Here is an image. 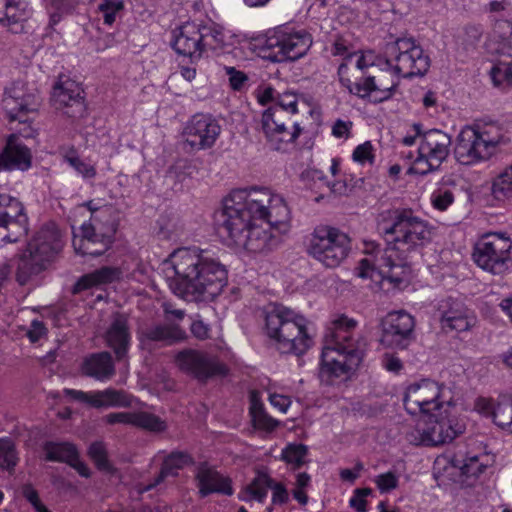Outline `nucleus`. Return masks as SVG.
Instances as JSON below:
<instances>
[{
    "instance_id": "nucleus-1",
    "label": "nucleus",
    "mask_w": 512,
    "mask_h": 512,
    "mask_svg": "<svg viewBox=\"0 0 512 512\" xmlns=\"http://www.w3.org/2000/svg\"><path fill=\"white\" fill-rule=\"evenodd\" d=\"M432 226L417 217L409 209H395L381 215L378 231L386 242L381 251L373 247L375 262L381 268L382 280L399 287L406 281L409 268L404 262L405 254L424 246L432 239Z\"/></svg>"
},
{
    "instance_id": "nucleus-2",
    "label": "nucleus",
    "mask_w": 512,
    "mask_h": 512,
    "mask_svg": "<svg viewBox=\"0 0 512 512\" xmlns=\"http://www.w3.org/2000/svg\"><path fill=\"white\" fill-rule=\"evenodd\" d=\"M169 262L176 276L171 289L186 301H212L227 285L224 265L199 248H179Z\"/></svg>"
},
{
    "instance_id": "nucleus-3",
    "label": "nucleus",
    "mask_w": 512,
    "mask_h": 512,
    "mask_svg": "<svg viewBox=\"0 0 512 512\" xmlns=\"http://www.w3.org/2000/svg\"><path fill=\"white\" fill-rule=\"evenodd\" d=\"M356 321L340 316L332 323L330 335L321 355L320 377L329 381L330 377H340L358 368L362 362L365 343L353 337Z\"/></svg>"
},
{
    "instance_id": "nucleus-4",
    "label": "nucleus",
    "mask_w": 512,
    "mask_h": 512,
    "mask_svg": "<svg viewBox=\"0 0 512 512\" xmlns=\"http://www.w3.org/2000/svg\"><path fill=\"white\" fill-rule=\"evenodd\" d=\"M266 336L281 353L301 355L312 344L306 328V319L295 311L274 305L264 313Z\"/></svg>"
},
{
    "instance_id": "nucleus-5",
    "label": "nucleus",
    "mask_w": 512,
    "mask_h": 512,
    "mask_svg": "<svg viewBox=\"0 0 512 512\" xmlns=\"http://www.w3.org/2000/svg\"><path fill=\"white\" fill-rule=\"evenodd\" d=\"M230 195L250 218L261 220L269 228L284 233L288 230L290 210L279 194H274L265 187H251L249 189H236Z\"/></svg>"
},
{
    "instance_id": "nucleus-6",
    "label": "nucleus",
    "mask_w": 512,
    "mask_h": 512,
    "mask_svg": "<svg viewBox=\"0 0 512 512\" xmlns=\"http://www.w3.org/2000/svg\"><path fill=\"white\" fill-rule=\"evenodd\" d=\"M297 103L294 93H278L276 103L263 112L261 127L271 149L287 151L299 137L302 129L290 117L298 112Z\"/></svg>"
},
{
    "instance_id": "nucleus-7",
    "label": "nucleus",
    "mask_w": 512,
    "mask_h": 512,
    "mask_svg": "<svg viewBox=\"0 0 512 512\" xmlns=\"http://www.w3.org/2000/svg\"><path fill=\"white\" fill-rule=\"evenodd\" d=\"M503 138L501 129L493 124L466 126L457 136L455 158L463 165L487 160L495 153Z\"/></svg>"
},
{
    "instance_id": "nucleus-8",
    "label": "nucleus",
    "mask_w": 512,
    "mask_h": 512,
    "mask_svg": "<svg viewBox=\"0 0 512 512\" xmlns=\"http://www.w3.org/2000/svg\"><path fill=\"white\" fill-rule=\"evenodd\" d=\"M452 407L439 408L423 415L422 423L406 433L413 445L438 446L449 443L465 430V424L452 412Z\"/></svg>"
},
{
    "instance_id": "nucleus-9",
    "label": "nucleus",
    "mask_w": 512,
    "mask_h": 512,
    "mask_svg": "<svg viewBox=\"0 0 512 512\" xmlns=\"http://www.w3.org/2000/svg\"><path fill=\"white\" fill-rule=\"evenodd\" d=\"M60 233L54 225L42 227L28 243L27 249L19 259L16 279L20 285L28 283L30 278L39 274L61 250Z\"/></svg>"
},
{
    "instance_id": "nucleus-10",
    "label": "nucleus",
    "mask_w": 512,
    "mask_h": 512,
    "mask_svg": "<svg viewBox=\"0 0 512 512\" xmlns=\"http://www.w3.org/2000/svg\"><path fill=\"white\" fill-rule=\"evenodd\" d=\"M471 256L477 267L502 277L512 269V239L503 232L485 233L474 243Z\"/></svg>"
},
{
    "instance_id": "nucleus-11",
    "label": "nucleus",
    "mask_w": 512,
    "mask_h": 512,
    "mask_svg": "<svg viewBox=\"0 0 512 512\" xmlns=\"http://www.w3.org/2000/svg\"><path fill=\"white\" fill-rule=\"evenodd\" d=\"M116 230L112 208H105L91 217L89 224L84 223L81 226V238L75 237L73 240L76 253L93 257L103 255L111 247Z\"/></svg>"
},
{
    "instance_id": "nucleus-12",
    "label": "nucleus",
    "mask_w": 512,
    "mask_h": 512,
    "mask_svg": "<svg viewBox=\"0 0 512 512\" xmlns=\"http://www.w3.org/2000/svg\"><path fill=\"white\" fill-rule=\"evenodd\" d=\"M351 249L349 236L328 225L317 226L311 234L309 254L328 268H334L348 256Z\"/></svg>"
},
{
    "instance_id": "nucleus-13",
    "label": "nucleus",
    "mask_w": 512,
    "mask_h": 512,
    "mask_svg": "<svg viewBox=\"0 0 512 512\" xmlns=\"http://www.w3.org/2000/svg\"><path fill=\"white\" fill-rule=\"evenodd\" d=\"M384 55L387 65L404 78L422 76L430 67L429 56L410 38H398L387 43Z\"/></svg>"
},
{
    "instance_id": "nucleus-14",
    "label": "nucleus",
    "mask_w": 512,
    "mask_h": 512,
    "mask_svg": "<svg viewBox=\"0 0 512 512\" xmlns=\"http://www.w3.org/2000/svg\"><path fill=\"white\" fill-rule=\"evenodd\" d=\"M413 130L420 142L418 156L410 168V172L427 175L438 170L449 155L451 137L439 129L422 132V125L419 123L413 124Z\"/></svg>"
},
{
    "instance_id": "nucleus-15",
    "label": "nucleus",
    "mask_w": 512,
    "mask_h": 512,
    "mask_svg": "<svg viewBox=\"0 0 512 512\" xmlns=\"http://www.w3.org/2000/svg\"><path fill=\"white\" fill-rule=\"evenodd\" d=\"M449 389L435 381L423 379L409 385L403 398L404 407L411 415H425L439 408L454 407L453 399L447 398Z\"/></svg>"
},
{
    "instance_id": "nucleus-16",
    "label": "nucleus",
    "mask_w": 512,
    "mask_h": 512,
    "mask_svg": "<svg viewBox=\"0 0 512 512\" xmlns=\"http://www.w3.org/2000/svg\"><path fill=\"white\" fill-rule=\"evenodd\" d=\"M312 43L311 34L304 29L280 31L267 37L263 49L273 62L295 61L306 55Z\"/></svg>"
},
{
    "instance_id": "nucleus-17",
    "label": "nucleus",
    "mask_w": 512,
    "mask_h": 512,
    "mask_svg": "<svg viewBox=\"0 0 512 512\" xmlns=\"http://www.w3.org/2000/svg\"><path fill=\"white\" fill-rule=\"evenodd\" d=\"M347 63L340 64L338 75L340 82L350 93L362 99L368 98L373 103H381L392 97L397 82L387 72H379L378 75H367L363 82H352L345 77Z\"/></svg>"
},
{
    "instance_id": "nucleus-18",
    "label": "nucleus",
    "mask_w": 512,
    "mask_h": 512,
    "mask_svg": "<svg viewBox=\"0 0 512 512\" xmlns=\"http://www.w3.org/2000/svg\"><path fill=\"white\" fill-rule=\"evenodd\" d=\"M175 364L183 373L200 382L216 376H225L227 367L217 357L200 350L183 349L175 356Z\"/></svg>"
},
{
    "instance_id": "nucleus-19",
    "label": "nucleus",
    "mask_w": 512,
    "mask_h": 512,
    "mask_svg": "<svg viewBox=\"0 0 512 512\" xmlns=\"http://www.w3.org/2000/svg\"><path fill=\"white\" fill-rule=\"evenodd\" d=\"M229 194L223 200V207L215 213V224L218 233L226 237L230 244L236 245L244 241L243 236L253 223V220Z\"/></svg>"
},
{
    "instance_id": "nucleus-20",
    "label": "nucleus",
    "mask_w": 512,
    "mask_h": 512,
    "mask_svg": "<svg viewBox=\"0 0 512 512\" xmlns=\"http://www.w3.org/2000/svg\"><path fill=\"white\" fill-rule=\"evenodd\" d=\"M380 343L392 349H407L415 341L414 318L405 311H394L381 321Z\"/></svg>"
},
{
    "instance_id": "nucleus-21",
    "label": "nucleus",
    "mask_w": 512,
    "mask_h": 512,
    "mask_svg": "<svg viewBox=\"0 0 512 512\" xmlns=\"http://www.w3.org/2000/svg\"><path fill=\"white\" fill-rule=\"evenodd\" d=\"M221 134V126L211 115L195 114L186 123L182 136L190 151L210 149Z\"/></svg>"
},
{
    "instance_id": "nucleus-22",
    "label": "nucleus",
    "mask_w": 512,
    "mask_h": 512,
    "mask_svg": "<svg viewBox=\"0 0 512 512\" xmlns=\"http://www.w3.org/2000/svg\"><path fill=\"white\" fill-rule=\"evenodd\" d=\"M0 229L7 231L3 240L17 242L28 231V217L21 201L7 194H0Z\"/></svg>"
},
{
    "instance_id": "nucleus-23",
    "label": "nucleus",
    "mask_w": 512,
    "mask_h": 512,
    "mask_svg": "<svg viewBox=\"0 0 512 512\" xmlns=\"http://www.w3.org/2000/svg\"><path fill=\"white\" fill-rule=\"evenodd\" d=\"M2 102L10 121L26 122L27 114L37 111L39 96L34 89L22 83H14L5 90Z\"/></svg>"
},
{
    "instance_id": "nucleus-24",
    "label": "nucleus",
    "mask_w": 512,
    "mask_h": 512,
    "mask_svg": "<svg viewBox=\"0 0 512 512\" xmlns=\"http://www.w3.org/2000/svg\"><path fill=\"white\" fill-rule=\"evenodd\" d=\"M83 94L84 91L77 82L65 79L54 86L52 99L57 110L69 118L77 119L86 112Z\"/></svg>"
},
{
    "instance_id": "nucleus-25",
    "label": "nucleus",
    "mask_w": 512,
    "mask_h": 512,
    "mask_svg": "<svg viewBox=\"0 0 512 512\" xmlns=\"http://www.w3.org/2000/svg\"><path fill=\"white\" fill-rule=\"evenodd\" d=\"M64 395L72 400L90 407L101 409L109 407H130L132 396L122 390L108 388L102 391L84 392L75 389H64Z\"/></svg>"
},
{
    "instance_id": "nucleus-26",
    "label": "nucleus",
    "mask_w": 512,
    "mask_h": 512,
    "mask_svg": "<svg viewBox=\"0 0 512 512\" xmlns=\"http://www.w3.org/2000/svg\"><path fill=\"white\" fill-rule=\"evenodd\" d=\"M441 327L444 331H468L475 325L476 318L463 302L448 297L438 306Z\"/></svg>"
},
{
    "instance_id": "nucleus-27",
    "label": "nucleus",
    "mask_w": 512,
    "mask_h": 512,
    "mask_svg": "<svg viewBox=\"0 0 512 512\" xmlns=\"http://www.w3.org/2000/svg\"><path fill=\"white\" fill-rule=\"evenodd\" d=\"M104 339L106 345L113 350L116 360L122 361L127 357L131 346V331L126 314L116 312L111 315Z\"/></svg>"
},
{
    "instance_id": "nucleus-28",
    "label": "nucleus",
    "mask_w": 512,
    "mask_h": 512,
    "mask_svg": "<svg viewBox=\"0 0 512 512\" xmlns=\"http://www.w3.org/2000/svg\"><path fill=\"white\" fill-rule=\"evenodd\" d=\"M200 25L196 23H185L178 32H175L172 41V48L179 55L189 57L191 62L200 60L203 55V43Z\"/></svg>"
},
{
    "instance_id": "nucleus-29",
    "label": "nucleus",
    "mask_w": 512,
    "mask_h": 512,
    "mask_svg": "<svg viewBox=\"0 0 512 512\" xmlns=\"http://www.w3.org/2000/svg\"><path fill=\"white\" fill-rule=\"evenodd\" d=\"M139 340L142 343L163 342L173 345L186 339L185 331L175 323L155 324L139 330Z\"/></svg>"
},
{
    "instance_id": "nucleus-30",
    "label": "nucleus",
    "mask_w": 512,
    "mask_h": 512,
    "mask_svg": "<svg viewBox=\"0 0 512 512\" xmlns=\"http://www.w3.org/2000/svg\"><path fill=\"white\" fill-rule=\"evenodd\" d=\"M82 373L97 381L105 382L115 375V365L111 354L107 351L87 356L81 365Z\"/></svg>"
},
{
    "instance_id": "nucleus-31",
    "label": "nucleus",
    "mask_w": 512,
    "mask_h": 512,
    "mask_svg": "<svg viewBox=\"0 0 512 512\" xmlns=\"http://www.w3.org/2000/svg\"><path fill=\"white\" fill-rule=\"evenodd\" d=\"M32 154L30 149L18 142L8 140L5 148L0 153V171L1 170H21L26 171L31 167Z\"/></svg>"
},
{
    "instance_id": "nucleus-32",
    "label": "nucleus",
    "mask_w": 512,
    "mask_h": 512,
    "mask_svg": "<svg viewBox=\"0 0 512 512\" xmlns=\"http://www.w3.org/2000/svg\"><path fill=\"white\" fill-rule=\"evenodd\" d=\"M122 277V271L117 267L103 266L90 273L81 276L72 288L74 294L82 291L107 285L119 281Z\"/></svg>"
},
{
    "instance_id": "nucleus-33",
    "label": "nucleus",
    "mask_w": 512,
    "mask_h": 512,
    "mask_svg": "<svg viewBox=\"0 0 512 512\" xmlns=\"http://www.w3.org/2000/svg\"><path fill=\"white\" fill-rule=\"evenodd\" d=\"M269 229L268 226L264 228L253 222L243 236L244 241H239L236 246L243 247L253 253H261L272 249L276 238Z\"/></svg>"
},
{
    "instance_id": "nucleus-34",
    "label": "nucleus",
    "mask_w": 512,
    "mask_h": 512,
    "mask_svg": "<svg viewBox=\"0 0 512 512\" xmlns=\"http://www.w3.org/2000/svg\"><path fill=\"white\" fill-rule=\"evenodd\" d=\"M197 480L199 492L202 496H207L211 493H222L225 495H232L233 493L230 480L212 469H199Z\"/></svg>"
},
{
    "instance_id": "nucleus-35",
    "label": "nucleus",
    "mask_w": 512,
    "mask_h": 512,
    "mask_svg": "<svg viewBox=\"0 0 512 512\" xmlns=\"http://www.w3.org/2000/svg\"><path fill=\"white\" fill-rule=\"evenodd\" d=\"M482 409L490 413L494 423L502 430L512 433V396L503 395L497 403L481 399Z\"/></svg>"
},
{
    "instance_id": "nucleus-36",
    "label": "nucleus",
    "mask_w": 512,
    "mask_h": 512,
    "mask_svg": "<svg viewBox=\"0 0 512 512\" xmlns=\"http://www.w3.org/2000/svg\"><path fill=\"white\" fill-rule=\"evenodd\" d=\"M192 462L191 457L184 452H172L163 461L160 473L155 480L145 486L142 491H149L162 483L167 477H175L178 470L184 468Z\"/></svg>"
},
{
    "instance_id": "nucleus-37",
    "label": "nucleus",
    "mask_w": 512,
    "mask_h": 512,
    "mask_svg": "<svg viewBox=\"0 0 512 512\" xmlns=\"http://www.w3.org/2000/svg\"><path fill=\"white\" fill-rule=\"evenodd\" d=\"M272 484L273 479L267 473L258 471L251 483L246 485L239 493V499L243 501L256 500L263 502Z\"/></svg>"
},
{
    "instance_id": "nucleus-38",
    "label": "nucleus",
    "mask_w": 512,
    "mask_h": 512,
    "mask_svg": "<svg viewBox=\"0 0 512 512\" xmlns=\"http://www.w3.org/2000/svg\"><path fill=\"white\" fill-rule=\"evenodd\" d=\"M43 450L46 455V460L54 462H64L69 464L78 450L69 442H53L48 441L44 444Z\"/></svg>"
},
{
    "instance_id": "nucleus-39",
    "label": "nucleus",
    "mask_w": 512,
    "mask_h": 512,
    "mask_svg": "<svg viewBox=\"0 0 512 512\" xmlns=\"http://www.w3.org/2000/svg\"><path fill=\"white\" fill-rule=\"evenodd\" d=\"M132 425L150 432H163L167 426L160 417L148 412H134Z\"/></svg>"
},
{
    "instance_id": "nucleus-40",
    "label": "nucleus",
    "mask_w": 512,
    "mask_h": 512,
    "mask_svg": "<svg viewBox=\"0 0 512 512\" xmlns=\"http://www.w3.org/2000/svg\"><path fill=\"white\" fill-rule=\"evenodd\" d=\"M356 57V62L354 67L352 68L353 77L355 79L354 82H363L364 78L367 75H371L368 70L370 68H374V64L371 59L363 54L353 53L349 54L343 63H347V71L345 73V77L349 71V65L352 63L353 58Z\"/></svg>"
},
{
    "instance_id": "nucleus-41",
    "label": "nucleus",
    "mask_w": 512,
    "mask_h": 512,
    "mask_svg": "<svg viewBox=\"0 0 512 512\" xmlns=\"http://www.w3.org/2000/svg\"><path fill=\"white\" fill-rule=\"evenodd\" d=\"M20 6V2L5 0V13L0 16V24L17 32L13 27L25 19V9Z\"/></svg>"
},
{
    "instance_id": "nucleus-42",
    "label": "nucleus",
    "mask_w": 512,
    "mask_h": 512,
    "mask_svg": "<svg viewBox=\"0 0 512 512\" xmlns=\"http://www.w3.org/2000/svg\"><path fill=\"white\" fill-rule=\"evenodd\" d=\"M200 32L203 35L201 39L203 52L206 49L216 50L223 46L224 34L217 25H200Z\"/></svg>"
},
{
    "instance_id": "nucleus-43",
    "label": "nucleus",
    "mask_w": 512,
    "mask_h": 512,
    "mask_svg": "<svg viewBox=\"0 0 512 512\" xmlns=\"http://www.w3.org/2000/svg\"><path fill=\"white\" fill-rule=\"evenodd\" d=\"M492 193L496 199L512 197V164L495 178Z\"/></svg>"
},
{
    "instance_id": "nucleus-44",
    "label": "nucleus",
    "mask_w": 512,
    "mask_h": 512,
    "mask_svg": "<svg viewBox=\"0 0 512 512\" xmlns=\"http://www.w3.org/2000/svg\"><path fill=\"white\" fill-rule=\"evenodd\" d=\"M308 454V448L304 444H289L286 448L282 450V459L289 465L292 466V469H298L303 464H305V458Z\"/></svg>"
},
{
    "instance_id": "nucleus-45",
    "label": "nucleus",
    "mask_w": 512,
    "mask_h": 512,
    "mask_svg": "<svg viewBox=\"0 0 512 512\" xmlns=\"http://www.w3.org/2000/svg\"><path fill=\"white\" fill-rule=\"evenodd\" d=\"M18 460L14 443L8 438H0V467L7 471H13Z\"/></svg>"
},
{
    "instance_id": "nucleus-46",
    "label": "nucleus",
    "mask_w": 512,
    "mask_h": 512,
    "mask_svg": "<svg viewBox=\"0 0 512 512\" xmlns=\"http://www.w3.org/2000/svg\"><path fill=\"white\" fill-rule=\"evenodd\" d=\"M250 412L255 427L266 431H272L277 427L278 421L269 416L263 410L261 404H258L257 402L253 401L250 408Z\"/></svg>"
},
{
    "instance_id": "nucleus-47",
    "label": "nucleus",
    "mask_w": 512,
    "mask_h": 512,
    "mask_svg": "<svg viewBox=\"0 0 512 512\" xmlns=\"http://www.w3.org/2000/svg\"><path fill=\"white\" fill-rule=\"evenodd\" d=\"M491 79L495 87L503 90L512 86V67L507 63H499L492 67Z\"/></svg>"
},
{
    "instance_id": "nucleus-48",
    "label": "nucleus",
    "mask_w": 512,
    "mask_h": 512,
    "mask_svg": "<svg viewBox=\"0 0 512 512\" xmlns=\"http://www.w3.org/2000/svg\"><path fill=\"white\" fill-rule=\"evenodd\" d=\"M123 0H102L98 5V11L103 18L104 24L112 25L117 16L123 11Z\"/></svg>"
},
{
    "instance_id": "nucleus-49",
    "label": "nucleus",
    "mask_w": 512,
    "mask_h": 512,
    "mask_svg": "<svg viewBox=\"0 0 512 512\" xmlns=\"http://www.w3.org/2000/svg\"><path fill=\"white\" fill-rule=\"evenodd\" d=\"M88 454L99 470L105 472H111L113 470L112 465L107 459L106 448L102 442L92 443L89 447Z\"/></svg>"
},
{
    "instance_id": "nucleus-50",
    "label": "nucleus",
    "mask_w": 512,
    "mask_h": 512,
    "mask_svg": "<svg viewBox=\"0 0 512 512\" xmlns=\"http://www.w3.org/2000/svg\"><path fill=\"white\" fill-rule=\"evenodd\" d=\"M157 234L162 239H170L177 233V222L168 214H162L157 222Z\"/></svg>"
},
{
    "instance_id": "nucleus-51",
    "label": "nucleus",
    "mask_w": 512,
    "mask_h": 512,
    "mask_svg": "<svg viewBox=\"0 0 512 512\" xmlns=\"http://www.w3.org/2000/svg\"><path fill=\"white\" fill-rule=\"evenodd\" d=\"M48 2L58 12L51 16L54 24L59 21L61 14L72 13L79 4V0H48Z\"/></svg>"
},
{
    "instance_id": "nucleus-52",
    "label": "nucleus",
    "mask_w": 512,
    "mask_h": 512,
    "mask_svg": "<svg viewBox=\"0 0 512 512\" xmlns=\"http://www.w3.org/2000/svg\"><path fill=\"white\" fill-rule=\"evenodd\" d=\"M67 162L84 178L92 179L96 176V169L93 165L82 161L80 158L72 156L66 157Z\"/></svg>"
},
{
    "instance_id": "nucleus-53",
    "label": "nucleus",
    "mask_w": 512,
    "mask_h": 512,
    "mask_svg": "<svg viewBox=\"0 0 512 512\" xmlns=\"http://www.w3.org/2000/svg\"><path fill=\"white\" fill-rule=\"evenodd\" d=\"M225 72L229 76V83L233 90L240 91L248 81L247 75L232 66H225Z\"/></svg>"
},
{
    "instance_id": "nucleus-54",
    "label": "nucleus",
    "mask_w": 512,
    "mask_h": 512,
    "mask_svg": "<svg viewBox=\"0 0 512 512\" xmlns=\"http://www.w3.org/2000/svg\"><path fill=\"white\" fill-rule=\"evenodd\" d=\"M373 146L372 144L367 141L363 144L358 145L354 151L352 158L354 161L364 164L366 162L372 163L374 160V155L372 153Z\"/></svg>"
},
{
    "instance_id": "nucleus-55",
    "label": "nucleus",
    "mask_w": 512,
    "mask_h": 512,
    "mask_svg": "<svg viewBox=\"0 0 512 512\" xmlns=\"http://www.w3.org/2000/svg\"><path fill=\"white\" fill-rule=\"evenodd\" d=\"M454 201V195L450 190H439L432 195V203L438 210L444 211Z\"/></svg>"
},
{
    "instance_id": "nucleus-56",
    "label": "nucleus",
    "mask_w": 512,
    "mask_h": 512,
    "mask_svg": "<svg viewBox=\"0 0 512 512\" xmlns=\"http://www.w3.org/2000/svg\"><path fill=\"white\" fill-rule=\"evenodd\" d=\"M375 482L381 492L395 489L398 485V479L393 472L378 475Z\"/></svg>"
},
{
    "instance_id": "nucleus-57",
    "label": "nucleus",
    "mask_w": 512,
    "mask_h": 512,
    "mask_svg": "<svg viewBox=\"0 0 512 512\" xmlns=\"http://www.w3.org/2000/svg\"><path fill=\"white\" fill-rule=\"evenodd\" d=\"M134 412H113L105 416L108 424H129L132 425Z\"/></svg>"
},
{
    "instance_id": "nucleus-58",
    "label": "nucleus",
    "mask_w": 512,
    "mask_h": 512,
    "mask_svg": "<svg viewBox=\"0 0 512 512\" xmlns=\"http://www.w3.org/2000/svg\"><path fill=\"white\" fill-rule=\"evenodd\" d=\"M22 495L33 506L35 510L38 509L41 505H43L39 498L37 490L34 489L31 484H25L22 487Z\"/></svg>"
},
{
    "instance_id": "nucleus-59",
    "label": "nucleus",
    "mask_w": 512,
    "mask_h": 512,
    "mask_svg": "<svg viewBox=\"0 0 512 512\" xmlns=\"http://www.w3.org/2000/svg\"><path fill=\"white\" fill-rule=\"evenodd\" d=\"M191 333L199 340H205L209 337V326L202 320H195L190 327Z\"/></svg>"
},
{
    "instance_id": "nucleus-60",
    "label": "nucleus",
    "mask_w": 512,
    "mask_h": 512,
    "mask_svg": "<svg viewBox=\"0 0 512 512\" xmlns=\"http://www.w3.org/2000/svg\"><path fill=\"white\" fill-rule=\"evenodd\" d=\"M269 489H272V500L274 503H285L288 500V492L283 484L273 481Z\"/></svg>"
},
{
    "instance_id": "nucleus-61",
    "label": "nucleus",
    "mask_w": 512,
    "mask_h": 512,
    "mask_svg": "<svg viewBox=\"0 0 512 512\" xmlns=\"http://www.w3.org/2000/svg\"><path fill=\"white\" fill-rule=\"evenodd\" d=\"M46 332V328L41 321L33 320L27 336L31 342H37Z\"/></svg>"
},
{
    "instance_id": "nucleus-62",
    "label": "nucleus",
    "mask_w": 512,
    "mask_h": 512,
    "mask_svg": "<svg viewBox=\"0 0 512 512\" xmlns=\"http://www.w3.org/2000/svg\"><path fill=\"white\" fill-rule=\"evenodd\" d=\"M351 127V122H346L339 119L334 123L332 127V134L337 138H348Z\"/></svg>"
},
{
    "instance_id": "nucleus-63",
    "label": "nucleus",
    "mask_w": 512,
    "mask_h": 512,
    "mask_svg": "<svg viewBox=\"0 0 512 512\" xmlns=\"http://www.w3.org/2000/svg\"><path fill=\"white\" fill-rule=\"evenodd\" d=\"M383 366L390 372L398 373L402 368L401 360L393 354L386 353L383 357Z\"/></svg>"
},
{
    "instance_id": "nucleus-64",
    "label": "nucleus",
    "mask_w": 512,
    "mask_h": 512,
    "mask_svg": "<svg viewBox=\"0 0 512 512\" xmlns=\"http://www.w3.org/2000/svg\"><path fill=\"white\" fill-rule=\"evenodd\" d=\"M270 403L281 412H286L291 404V400L289 397L284 395L272 394L270 395Z\"/></svg>"
}]
</instances>
